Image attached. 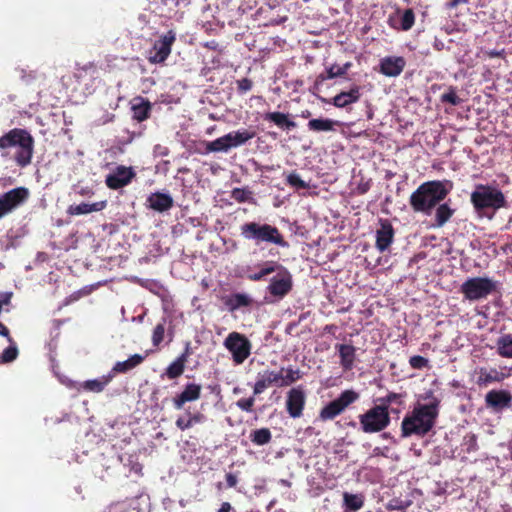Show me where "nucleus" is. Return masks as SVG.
Returning a JSON list of instances; mask_svg holds the SVG:
<instances>
[{
	"label": "nucleus",
	"instance_id": "3c124183",
	"mask_svg": "<svg viewBox=\"0 0 512 512\" xmlns=\"http://www.w3.org/2000/svg\"><path fill=\"white\" fill-rule=\"evenodd\" d=\"M237 91L239 94H245L253 87V81L249 78H242L236 81Z\"/></svg>",
	"mask_w": 512,
	"mask_h": 512
},
{
	"label": "nucleus",
	"instance_id": "a19ab883",
	"mask_svg": "<svg viewBox=\"0 0 512 512\" xmlns=\"http://www.w3.org/2000/svg\"><path fill=\"white\" fill-rule=\"evenodd\" d=\"M404 397H405V395H403V394L389 392L386 396L378 399V401L380 402V404H378V405L384 406L386 408V410H389V406L391 404H397V405L401 406L404 402L403 401Z\"/></svg>",
	"mask_w": 512,
	"mask_h": 512
},
{
	"label": "nucleus",
	"instance_id": "052dcab7",
	"mask_svg": "<svg viewBox=\"0 0 512 512\" xmlns=\"http://www.w3.org/2000/svg\"><path fill=\"white\" fill-rule=\"evenodd\" d=\"M336 328L337 327L335 325L331 324V325H326L324 330L326 332L332 333V332H334V330H336Z\"/></svg>",
	"mask_w": 512,
	"mask_h": 512
},
{
	"label": "nucleus",
	"instance_id": "ddd939ff",
	"mask_svg": "<svg viewBox=\"0 0 512 512\" xmlns=\"http://www.w3.org/2000/svg\"><path fill=\"white\" fill-rule=\"evenodd\" d=\"M29 197V191L26 187H17L0 196V218L8 214Z\"/></svg>",
	"mask_w": 512,
	"mask_h": 512
},
{
	"label": "nucleus",
	"instance_id": "c85d7f7f",
	"mask_svg": "<svg viewBox=\"0 0 512 512\" xmlns=\"http://www.w3.org/2000/svg\"><path fill=\"white\" fill-rule=\"evenodd\" d=\"M144 359L145 356L141 354H134L125 361L116 362L112 367L111 371L109 372V374L113 375L114 377L116 374L119 373H127L128 371L140 365L144 361Z\"/></svg>",
	"mask_w": 512,
	"mask_h": 512
},
{
	"label": "nucleus",
	"instance_id": "79ce46f5",
	"mask_svg": "<svg viewBox=\"0 0 512 512\" xmlns=\"http://www.w3.org/2000/svg\"><path fill=\"white\" fill-rule=\"evenodd\" d=\"M19 351L18 348L13 341L10 346L5 348L0 356V364L10 363L16 360L18 357Z\"/></svg>",
	"mask_w": 512,
	"mask_h": 512
},
{
	"label": "nucleus",
	"instance_id": "e2e57ef3",
	"mask_svg": "<svg viewBox=\"0 0 512 512\" xmlns=\"http://www.w3.org/2000/svg\"><path fill=\"white\" fill-rule=\"evenodd\" d=\"M311 116V112L309 110H304L301 112L302 118H309Z\"/></svg>",
	"mask_w": 512,
	"mask_h": 512
},
{
	"label": "nucleus",
	"instance_id": "4468645a",
	"mask_svg": "<svg viewBox=\"0 0 512 512\" xmlns=\"http://www.w3.org/2000/svg\"><path fill=\"white\" fill-rule=\"evenodd\" d=\"M135 177L133 167L119 165L106 176L105 184L109 189L118 190L129 185Z\"/></svg>",
	"mask_w": 512,
	"mask_h": 512
},
{
	"label": "nucleus",
	"instance_id": "7c9ffc66",
	"mask_svg": "<svg viewBox=\"0 0 512 512\" xmlns=\"http://www.w3.org/2000/svg\"><path fill=\"white\" fill-rule=\"evenodd\" d=\"M113 375L109 373L97 379L86 380L80 384V388L87 392L101 393L112 381Z\"/></svg>",
	"mask_w": 512,
	"mask_h": 512
},
{
	"label": "nucleus",
	"instance_id": "603ef678",
	"mask_svg": "<svg viewBox=\"0 0 512 512\" xmlns=\"http://www.w3.org/2000/svg\"><path fill=\"white\" fill-rule=\"evenodd\" d=\"M175 425L181 431H185V430L190 429L192 427V424H191V421H190L189 417L187 419L184 418V417H178L176 422H175Z\"/></svg>",
	"mask_w": 512,
	"mask_h": 512
},
{
	"label": "nucleus",
	"instance_id": "393cba45",
	"mask_svg": "<svg viewBox=\"0 0 512 512\" xmlns=\"http://www.w3.org/2000/svg\"><path fill=\"white\" fill-rule=\"evenodd\" d=\"M340 358V365L344 371H350L354 367L356 360V348L350 344H336Z\"/></svg>",
	"mask_w": 512,
	"mask_h": 512
},
{
	"label": "nucleus",
	"instance_id": "f704fd0d",
	"mask_svg": "<svg viewBox=\"0 0 512 512\" xmlns=\"http://www.w3.org/2000/svg\"><path fill=\"white\" fill-rule=\"evenodd\" d=\"M365 498L362 494L343 493V507L347 511H358L364 506Z\"/></svg>",
	"mask_w": 512,
	"mask_h": 512
},
{
	"label": "nucleus",
	"instance_id": "dca6fc26",
	"mask_svg": "<svg viewBox=\"0 0 512 512\" xmlns=\"http://www.w3.org/2000/svg\"><path fill=\"white\" fill-rule=\"evenodd\" d=\"M477 374L476 384L479 387H487L492 383H501L505 379L509 378L512 374V369L502 367L498 370L496 368L487 369L485 367H480Z\"/></svg>",
	"mask_w": 512,
	"mask_h": 512
},
{
	"label": "nucleus",
	"instance_id": "bf43d9fd",
	"mask_svg": "<svg viewBox=\"0 0 512 512\" xmlns=\"http://www.w3.org/2000/svg\"><path fill=\"white\" fill-rule=\"evenodd\" d=\"M11 296L12 294L11 293H6L2 296V299H0L1 303H2V306L3 305H7L9 304L10 302V299H11Z\"/></svg>",
	"mask_w": 512,
	"mask_h": 512
},
{
	"label": "nucleus",
	"instance_id": "0e129e2a",
	"mask_svg": "<svg viewBox=\"0 0 512 512\" xmlns=\"http://www.w3.org/2000/svg\"><path fill=\"white\" fill-rule=\"evenodd\" d=\"M347 425L355 428L356 427V422L355 421H350Z\"/></svg>",
	"mask_w": 512,
	"mask_h": 512
},
{
	"label": "nucleus",
	"instance_id": "412c9836",
	"mask_svg": "<svg viewBox=\"0 0 512 512\" xmlns=\"http://www.w3.org/2000/svg\"><path fill=\"white\" fill-rule=\"evenodd\" d=\"M202 386L197 383H188L183 391L172 399L175 409L181 410L187 402L197 401L201 397Z\"/></svg>",
	"mask_w": 512,
	"mask_h": 512
},
{
	"label": "nucleus",
	"instance_id": "774afa93",
	"mask_svg": "<svg viewBox=\"0 0 512 512\" xmlns=\"http://www.w3.org/2000/svg\"><path fill=\"white\" fill-rule=\"evenodd\" d=\"M360 189H361V193H365L367 191V187H365V186H362V188H360Z\"/></svg>",
	"mask_w": 512,
	"mask_h": 512
},
{
	"label": "nucleus",
	"instance_id": "13d9d810",
	"mask_svg": "<svg viewBox=\"0 0 512 512\" xmlns=\"http://www.w3.org/2000/svg\"><path fill=\"white\" fill-rule=\"evenodd\" d=\"M232 509V506L229 502H223L221 504V507L220 509L218 510V512H230Z\"/></svg>",
	"mask_w": 512,
	"mask_h": 512
},
{
	"label": "nucleus",
	"instance_id": "e433bc0d",
	"mask_svg": "<svg viewBox=\"0 0 512 512\" xmlns=\"http://www.w3.org/2000/svg\"><path fill=\"white\" fill-rule=\"evenodd\" d=\"M280 387L289 386L302 378V372L293 367L281 368Z\"/></svg>",
	"mask_w": 512,
	"mask_h": 512
},
{
	"label": "nucleus",
	"instance_id": "6ab92c4d",
	"mask_svg": "<svg viewBox=\"0 0 512 512\" xmlns=\"http://www.w3.org/2000/svg\"><path fill=\"white\" fill-rule=\"evenodd\" d=\"M415 23V13L412 9H397L395 14L389 15L388 25L396 30L408 31Z\"/></svg>",
	"mask_w": 512,
	"mask_h": 512
},
{
	"label": "nucleus",
	"instance_id": "4d7b16f0",
	"mask_svg": "<svg viewBox=\"0 0 512 512\" xmlns=\"http://www.w3.org/2000/svg\"><path fill=\"white\" fill-rule=\"evenodd\" d=\"M487 55L490 58H501L504 56V50H500V51L491 50V51L487 52Z\"/></svg>",
	"mask_w": 512,
	"mask_h": 512
},
{
	"label": "nucleus",
	"instance_id": "2f4dec72",
	"mask_svg": "<svg viewBox=\"0 0 512 512\" xmlns=\"http://www.w3.org/2000/svg\"><path fill=\"white\" fill-rule=\"evenodd\" d=\"M106 207V201H99L92 204L80 203L78 205H70L67 209V213L71 216L89 214L92 212H98Z\"/></svg>",
	"mask_w": 512,
	"mask_h": 512
},
{
	"label": "nucleus",
	"instance_id": "4be33fe9",
	"mask_svg": "<svg viewBox=\"0 0 512 512\" xmlns=\"http://www.w3.org/2000/svg\"><path fill=\"white\" fill-rule=\"evenodd\" d=\"M281 372L263 370L258 373L257 380L253 387V394L259 395L272 385L280 387Z\"/></svg>",
	"mask_w": 512,
	"mask_h": 512
},
{
	"label": "nucleus",
	"instance_id": "ea45409f",
	"mask_svg": "<svg viewBox=\"0 0 512 512\" xmlns=\"http://www.w3.org/2000/svg\"><path fill=\"white\" fill-rule=\"evenodd\" d=\"M272 439L271 431L268 428H261L253 430L250 433V440L258 446L268 444Z\"/></svg>",
	"mask_w": 512,
	"mask_h": 512
},
{
	"label": "nucleus",
	"instance_id": "39448f33",
	"mask_svg": "<svg viewBox=\"0 0 512 512\" xmlns=\"http://www.w3.org/2000/svg\"><path fill=\"white\" fill-rule=\"evenodd\" d=\"M470 201L474 210L482 215L506 208L508 204L503 192L488 184H477L471 193Z\"/></svg>",
	"mask_w": 512,
	"mask_h": 512
},
{
	"label": "nucleus",
	"instance_id": "de8ad7c7",
	"mask_svg": "<svg viewBox=\"0 0 512 512\" xmlns=\"http://www.w3.org/2000/svg\"><path fill=\"white\" fill-rule=\"evenodd\" d=\"M409 364L413 369L421 370L429 365V360L423 356L415 355L410 357Z\"/></svg>",
	"mask_w": 512,
	"mask_h": 512
},
{
	"label": "nucleus",
	"instance_id": "09e8293b",
	"mask_svg": "<svg viewBox=\"0 0 512 512\" xmlns=\"http://www.w3.org/2000/svg\"><path fill=\"white\" fill-rule=\"evenodd\" d=\"M409 506H410L409 501H402L400 499L394 498L388 502L387 509L405 512Z\"/></svg>",
	"mask_w": 512,
	"mask_h": 512
},
{
	"label": "nucleus",
	"instance_id": "72a5a7b5",
	"mask_svg": "<svg viewBox=\"0 0 512 512\" xmlns=\"http://www.w3.org/2000/svg\"><path fill=\"white\" fill-rule=\"evenodd\" d=\"M337 124V121L329 118H315L308 122L307 127L312 132H329L334 131V126Z\"/></svg>",
	"mask_w": 512,
	"mask_h": 512
},
{
	"label": "nucleus",
	"instance_id": "a18cd8bd",
	"mask_svg": "<svg viewBox=\"0 0 512 512\" xmlns=\"http://www.w3.org/2000/svg\"><path fill=\"white\" fill-rule=\"evenodd\" d=\"M251 191L245 188H234L231 191V197L238 203H244L249 200Z\"/></svg>",
	"mask_w": 512,
	"mask_h": 512
},
{
	"label": "nucleus",
	"instance_id": "2eb2a0df",
	"mask_svg": "<svg viewBox=\"0 0 512 512\" xmlns=\"http://www.w3.org/2000/svg\"><path fill=\"white\" fill-rule=\"evenodd\" d=\"M306 404V393L302 386L291 388L287 392L286 411L291 418H300Z\"/></svg>",
	"mask_w": 512,
	"mask_h": 512
},
{
	"label": "nucleus",
	"instance_id": "c9c22d12",
	"mask_svg": "<svg viewBox=\"0 0 512 512\" xmlns=\"http://www.w3.org/2000/svg\"><path fill=\"white\" fill-rule=\"evenodd\" d=\"M497 354L503 358H512V334H504L496 341Z\"/></svg>",
	"mask_w": 512,
	"mask_h": 512
},
{
	"label": "nucleus",
	"instance_id": "69168bd1",
	"mask_svg": "<svg viewBox=\"0 0 512 512\" xmlns=\"http://www.w3.org/2000/svg\"><path fill=\"white\" fill-rule=\"evenodd\" d=\"M382 438H383V439H388V438H390V433H383V434H382Z\"/></svg>",
	"mask_w": 512,
	"mask_h": 512
},
{
	"label": "nucleus",
	"instance_id": "f03ea898",
	"mask_svg": "<svg viewBox=\"0 0 512 512\" xmlns=\"http://www.w3.org/2000/svg\"><path fill=\"white\" fill-rule=\"evenodd\" d=\"M453 188L450 180H432L422 183L410 196V206L414 212L429 215L443 201Z\"/></svg>",
	"mask_w": 512,
	"mask_h": 512
},
{
	"label": "nucleus",
	"instance_id": "b1692460",
	"mask_svg": "<svg viewBox=\"0 0 512 512\" xmlns=\"http://www.w3.org/2000/svg\"><path fill=\"white\" fill-rule=\"evenodd\" d=\"M148 208L157 212H166L174 205V200L171 195L162 192H155L148 196L146 200Z\"/></svg>",
	"mask_w": 512,
	"mask_h": 512
},
{
	"label": "nucleus",
	"instance_id": "338daca9",
	"mask_svg": "<svg viewBox=\"0 0 512 512\" xmlns=\"http://www.w3.org/2000/svg\"><path fill=\"white\" fill-rule=\"evenodd\" d=\"M360 189H361V193H365L367 191V187H365V186H362V188H360Z\"/></svg>",
	"mask_w": 512,
	"mask_h": 512
},
{
	"label": "nucleus",
	"instance_id": "a211bd4d",
	"mask_svg": "<svg viewBox=\"0 0 512 512\" xmlns=\"http://www.w3.org/2000/svg\"><path fill=\"white\" fill-rule=\"evenodd\" d=\"M485 404L494 411L512 407V395L508 390H490L485 395Z\"/></svg>",
	"mask_w": 512,
	"mask_h": 512
},
{
	"label": "nucleus",
	"instance_id": "6e6d98bb",
	"mask_svg": "<svg viewBox=\"0 0 512 512\" xmlns=\"http://www.w3.org/2000/svg\"><path fill=\"white\" fill-rule=\"evenodd\" d=\"M0 335L6 337L10 343L13 342L9 329L2 322H0Z\"/></svg>",
	"mask_w": 512,
	"mask_h": 512
},
{
	"label": "nucleus",
	"instance_id": "8fccbe9b",
	"mask_svg": "<svg viewBox=\"0 0 512 512\" xmlns=\"http://www.w3.org/2000/svg\"><path fill=\"white\" fill-rule=\"evenodd\" d=\"M254 404H255V398L254 396L252 397H249V398H241L239 399L237 402H236V406L244 411V412H247V413H251L253 412V407H254Z\"/></svg>",
	"mask_w": 512,
	"mask_h": 512
},
{
	"label": "nucleus",
	"instance_id": "5fc2aeb1",
	"mask_svg": "<svg viewBox=\"0 0 512 512\" xmlns=\"http://www.w3.org/2000/svg\"><path fill=\"white\" fill-rule=\"evenodd\" d=\"M225 478H226L227 486L229 488H233L237 485L238 479H237V476L234 475L233 473H227L225 475Z\"/></svg>",
	"mask_w": 512,
	"mask_h": 512
},
{
	"label": "nucleus",
	"instance_id": "cd10ccee",
	"mask_svg": "<svg viewBox=\"0 0 512 512\" xmlns=\"http://www.w3.org/2000/svg\"><path fill=\"white\" fill-rule=\"evenodd\" d=\"M189 347L187 346L186 351L181 354L175 361H173L166 369L162 378L166 376L168 379H176L180 377L185 370V365L188 360Z\"/></svg>",
	"mask_w": 512,
	"mask_h": 512
},
{
	"label": "nucleus",
	"instance_id": "f257e3e1",
	"mask_svg": "<svg viewBox=\"0 0 512 512\" xmlns=\"http://www.w3.org/2000/svg\"><path fill=\"white\" fill-rule=\"evenodd\" d=\"M424 399H430L427 404L417 403L413 410L406 414L401 423V436L403 438L412 435L424 437L435 426L439 415L440 399L429 391Z\"/></svg>",
	"mask_w": 512,
	"mask_h": 512
},
{
	"label": "nucleus",
	"instance_id": "680f3d73",
	"mask_svg": "<svg viewBox=\"0 0 512 512\" xmlns=\"http://www.w3.org/2000/svg\"><path fill=\"white\" fill-rule=\"evenodd\" d=\"M466 0H451L450 7H457L461 2H465Z\"/></svg>",
	"mask_w": 512,
	"mask_h": 512
},
{
	"label": "nucleus",
	"instance_id": "6e6552de",
	"mask_svg": "<svg viewBox=\"0 0 512 512\" xmlns=\"http://www.w3.org/2000/svg\"><path fill=\"white\" fill-rule=\"evenodd\" d=\"M360 394L352 389L344 390L340 395L326 404L319 412L321 421H329L341 415L350 405L358 401Z\"/></svg>",
	"mask_w": 512,
	"mask_h": 512
},
{
	"label": "nucleus",
	"instance_id": "473e14b6",
	"mask_svg": "<svg viewBox=\"0 0 512 512\" xmlns=\"http://www.w3.org/2000/svg\"><path fill=\"white\" fill-rule=\"evenodd\" d=\"M350 66H351L350 63H346L343 66L333 65V66L329 67L326 70V73H321L317 76L315 83H314V89H318L319 86L327 79H333V78L345 75Z\"/></svg>",
	"mask_w": 512,
	"mask_h": 512
},
{
	"label": "nucleus",
	"instance_id": "7ed1b4c3",
	"mask_svg": "<svg viewBox=\"0 0 512 512\" xmlns=\"http://www.w3.org/2000/svg\"><path fill=\"white\" fill-rule=\"evenodd\" d=\"M34 143V138L30 132L22 128H13L0 137V149L17 147L14 161L21 168L31 163L34 154Z\"/></svg>",
	"mask_w": 512,
	"mask_h": 512
},
{
	"label": "nucleus",
	"instance_id": "58836bf2",
	"mask_svg": "<svg viewBox=\"0 0 512 512\" xmlns=\"http://www.w3.org/2000/svg\"><path fill=\"white\" fill-rule=\"evenodd\" d=\"M280 266H281L280 264H278L277 262H274V261L265 262L263 267L258 272L250 274L248 276V278L251 281H261L267 275H269V274H271L273 272H277L278 269L280 268Z\"/></svg>",
	"mask_w": 512,
	"mask_h": 512
},
{
	"label": "nucleus",
	"instance_id": "c756f323",
	"mask_svg": "<svg viewBox=\"0 0 512 512\" xmlns=\"http://www.w3.org/2000/svg\"><path fill=\"white\" fill-rule=\"evenodd\" d=\"M253 303L252 298L244 293H234L224 299V304L229 311L234 312L242 307H249Z\"/></svg>",
	"mask_w": 512,
	"mask_h": 512
},
{
	"label": "nucleus",
	"instance_id": "0eeeda50",
	"mask_svg": "<svg viewBox=\"0 0 512 512\" xmlns=\"http://www.w3.org/2000/svg\"><path fill=\"white\" fill-rule=\"evenodd\" d=\"M363 433L372 434L384 431L391 422L389 410L384 406L374 405L358 416Z\"/></svg>",
	"mask_w": 512,
	"mask_h": 512
},
{
	"label": "nucleus",
	"instance_id": "4c0bfd02",
	"mask_svg": "<svg viewBox=\"0 0 512 512\" xmlns=\"http://www.w3.org/2000/svg\"><path fill=\"white\" fill-rule=\"evenodd\" d=\"M454 210L447 203L438 205L435 212V221L437 227H442L453 216Z\"/></svg>",
	"mask_w": 512,
	"mask_h": 512
},
{
	"label": "nucleus",
	"instance_id": "f8f14e48",
	"mask_svg": "<svg viewBox=\"0 0 512 512\" xmlns=\"http://www.w3.org/2000/svg\"><path fill=\"white\" fill-rule=\"evenodd\" d=\"M292 287V274L286 267L280 266L277 274L270 279L267 291L274 297L283 298L290 293Z\"/></svg>",
	"mask_w": 512,
	"mask_h": 512
},
{
	"label": "nucleus",
	"instance_id": "5701e85b",
	"mask_svg": "<svg viewBox=\"0 0 512 512\" xmlns=\"http://www.w3.org/2000/svg\"><path fill=\"white\" fill-rule=\"evenodd\" d=\"M360 97V87L358 85H354L349 91H342L329 101L326 99L321 100L322 102L330 103L337 108H344L350 104L358 102Z\"/></svg>",
	"mask_w": 512,
	"mask_h": 512
},
{
	"label": "nucleus",
	"instance_id": "37998d69",
	"mask_svg": "<svg viewBox=\"0 0 512 512\" xmlns=\"http://www.w3.org/2000/svg\"><path fill=\"white\" fill-rule=\"evenodd\" d=\"M286 183L289 186L294 187L296 189H308L309 188L308 183H306L304 180H302L301 177L296 172H292L287 175Z\"/></svg>",
	"mask_w": 512,
	"mask_h": 512
},
{
	"label": "nucleus",
	"instance_id": "bb28decb",
	"mask_svg": "<svg viewBox=\"0 0 512 512\" xmlns=\"http://www.w3.org/2000/svg\"><path fill=\"white\" fill-rule=\"evenodd\" d=\"M263 119L275 124L278 128L284 131H290L297 126V124L289 118V114L282 112H267L263 115Z\"/></svg>",
	"mask_w": 512,
	"mask_h": 512
},
{
	"label": "nucleus",
	"instance_id": "9d476101",
	"mask_svg": "<svg viewBox=\"0 0 512 512\" xmlns=\"http://www.w3.org/2000/svg\"><path fill=\"white\" fill-rule=\"evenodd\" d=\"M225 348L231 353L236 365L244 363L250 356L252 344L250 340L239 332H231L224 340Z\"/></svg>",
	"mask_w": 512,
	"mask_h": 512
},
{
	"label": "nucleus",
	"instance_id": "c03bdc74",
	"mask_svg": "<svg viewBox=\"0 0 512 512\" xmlns=\"http://www.w3.org/2000/svg\"><path fill=\"white\" fill-rule=\"evenodd\" d=\"M165 320H163L162 323H158L152 334V343L155 347H158L164 340V334H165Z\"/></svg>",
	"mask_w": 512,
	"mask_h": 512
},
{
	"label": "nucleus",
	"instance_id": "a878e982",
	"mask_svg": "<svg viewBox=\"0 0 512 512\" xmlns=\"http://www.w3.org/2000/svg\"><path fill=\"white\" fill-rule=\"evenodd\" d=\"M152 104L149 100L143 97H136L132 101V113L133 119L138 122L147 120L150 117Z\"/></svg>",
	"mask_w": 512,
	"mask_h": 512
},
{
	"label": "nucleus",
	"instance_id": "1a4fd4ad",
	"mask_svg": "<svg viewBox=\"0 0 512 512\" xmlns=\"http://www.w3.org/2000/svg\"><path fill=\"white\" fill-rule=\"evenodd\" d=\"M495 282L486 277H473L461 285V293L470 301L486 298L495 291Z\"/></svg>",
	"mask_w": 512,
	"mask_h": 512
},
{
	"label": "nucleus",
	"instance_id": "864d4df0",
	"mask_svg": "<svg viewBox=\"0 0 512 512\" xmlns=\"http://www.w3.org/2000/svg\"><path fill=\"white\" fill-rule=\"evenodd\" d=\"M187 415L191 421L192 427L196 424H199V423H202L205 421L204 414H202L200 412H196V413L188 412Z\"/></svg>",
	"mask_w": 512,
	"mask_h": 512
},
{
	"label": "nucleus",
	"instance_id": "20e7f679",
	"mask_svg": "<svg viewBox=\"0 0 512 512\" xmlns=\"http://www.w3.org/2000/svg\"><path fill=\"white\" fill-rule=\"evenodd\" d=\"M240 232L245 240L252 241L255 245L273 244L284 248L289 246L280 230L268 223L246 222L240 226Z\"/></svg>",
	"mask_w": 512,
	"mask_h": 512
},
{
	"label": "nucleus",
	"instance_id": "9b49d317",
	"mask_svg": "<svg viewBox=\"0 0 512 512\" xmlns=\"http://www.w3.org/2000/svg\"><path fill=\"white\" fill-rule=\"evenodd\" d=\"M175 40L176 34L172 30L160 36L148 52V61L152 64L163 63L170 55Z\"/></svg>",
	"mask_w": 512,
	"mask_h": 512
},
{
	"label": "nucleus",
	"instance_id": "423d86ee",
	"mask_svg": "<svg viewBox=\"0 0 512 512\" xmlns=\"http://www.w3.org/2000/svg\"><path fill=\"white\" fill-rule=\"evenodd\" d=\"M256 136L251 129L232 131L213 141L205 142L206 153L228 152L231 148L244 145Z\"/></svg>",
	"mask_w": 512,
	"mask_h": 512
},
{
	"label": "nucleus",
	"instance_id": "49530a36",
	"mask_svg": "<svg viewBox=\"0 0 512 512\" xmlns=\"http://www.w3.org/2000/svg\"><path fill=\"white\" fill-rule=\"evenodd\" d=\"M441 102L457 106L460 104L461 99L458 97L455 89L453 87H450L446 93L441 95Z\"/></svg>",
	"mask_w": 512,
	"mask_h": 512
},
{
	"label": "nucleus",
	"instance_id": "aec40b11",
	"mask_svg": "<svg viewBox=\"0 0 512 512\" xmlns=\"http://www.w3.org/2000/svg\"><path fill=\"white\" fill-rule=\"evenodd\" d=\"M406 67V60L402 56H386L380 60L379 72L387 77L399 76Z\"/></svg>",
	"mask_w": 512,
	"mask_h": 512
},
{
	"label": "nucleus",
	"instance_id": "f3484780",
	"mask_svg": "<svg viewBox=\"0 0 512 512\" xmlns=\"http://www.w3.org/2000/svg\"><path fill=\"white\" fill-rule=\"evenodd\" d=\"M395 230L388 219H379V228L376 230L375 247L381 253L388 250L394 241Z\"/></svg>",
	"mask_w": 512,
	"mask_h": 512
}]
</instances>
